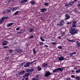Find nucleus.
Wrapping results in <instances>:
<instances>
[{
    "label": "nucleus",
    "mask_w": 80,
    "mask_h": 80,
    "mask_svg": "<svg viewBox=\"0 0 80 80\" xmlns=\"http://www.w3.org/2000/svg\"><path fill=\"white\" fill-rule=\"evenodd\" d=\"M63 70V69L62 68H58V71H60L61 72H62Z\"/></svg>",
    "instance_id": "2eb2a0df"
},
{
    "label": "nucleus",
    "mask_w": 80,
    "mask_h": 80,
    "mask_svg": "<svg viewBox=\"0 0 80 80\" xmlns=\"http://www.w3.org/2000/svg\"><path fill=\"white\" fill-rule=\"evenodd\" d=\"M30 30H34V29H33V28H31L30 29Z\"/></svg>",
    "instance_id": "774afa93"
},
{
    "label": "nucleus",
    "mask_w": 80,
    "mask_h": 80,
    "mask_svg": "<svg viewBox=\"0 0 80 80\" xmlns=\"http://www.w3.org/2000/svg\"><path fill=\"white\" fill-rule=\"evenodd\" d=\"M44 5L45 6H48V3L47 2H45V3H44Z\"/></svg>",
    "instance_id": "c9c22d12"
},
{
    "label": "nucleus",
    "mask_w": 80,
    "mask_h": 80,
    "mask_svg": "<svg viewBox=\"0 0 80 80\" xmlns=\"http://www.w3.org/2000/svg\"><path fill=\"white\" fill-rule=\"evenodd\" d=\"M30 72H33L34 71V68L31 67L30 69Z\"/></svg>",
    "instance_id": "412c9836"
},
{
    "label": "nucleus",
    "mask_w": 80,
    "mask_h": 80,
    "mask_svg": "<svg viewBox=\"0 0 80 80\" xmlns=\"http://www.w3.org/2000/svg\"><path fill=\"white\" fill-rule=\"evenodd\" d=\"M72 26H71V27H72V28H75L76 27H77V25L75 24H72Z\"/></svg>",
    "instance_id": "aec40b11"
},
{
    "label": "nucleus",
    "mask_w": 80,
    "mask_h": 80,
    "mask_svg": "<svg viewBox=\"0 0 80 80\" xmlns=\"http://www.w3.org/2000/svg\"><path fill=\"white\" fill-rule=\"evenodd\" d=\"M66 80H71V79L69 77L66 78Z\"/></svg>",
    "instance_id": "3c124183"
},
{
    "label": "nucleus",
    "mask_w": 80,
    "mask_h": 80,
    "mask_svg": "<svg viewBox=\"0 0 80 80\" xmlns=\"http://www.w3.org/2000/svg\"><path fill=\"white\" fill-rule=\"evenodd\" d=\"M13 22L8 23L7 24V26L8 27H10L11 26H12V25H13Z\"/></svg>",
    "instance_id": "a211bd4d"
},
{
    "label": "nucleus",
    "mask_w": 80,
    "mask_h": 80,
    "mask_svg": "<svg viewBox=\"0 0 80 80\" xmlns=\"http://www.w3.org/2000/svg\"><path fill=\"white\" fill-rule=\"evenodd\" d=\"M27 1H28V0H23L21 2V3H26Z\"/></svg>",
    "instance_id": "dca6fc26"
},
{
    "label": "nucleus",
    "mask_w": 80,
    "mask_h": 80,
    "mask_svg": "<svg viewBox=\"0 0 80 80\" xmlns=\"http://www.w3.org/2000/svg\"><path fill=\"white\" fill-rule=\"evenodd\" d=\"M76 76H74V75H72L71 76V77H72V78H75Z\"/></svg>",
    "instance_id": "58836bf2"
},
{
    "label": "nucleus",
    "mask_w": 80,
    "mask_h": 80,
    "mask_svg": "<svg viewBox=\"0 0 80 80\" xmlns=\"http://www.w3.org/2000/svg\"><path fill=\"white\" fill-rule=\"evenodd\" d=\"M76 30V29L75 28H72V30Z\"/></svg>",
    "instance_id": "0e129e2a"
},
{
    "label": "nucleus",
    "mask_w": 80,
    "mask_h": 80,
    "mask_svg": "<svg viewBox=\"0 0 80 80\" xmlns=\"http://www.w3.org/2000/svg\"><path fill=\"white\" fill-rule=\"evenodd\" d=\"M51 75V73L48 71H46L45 73V77H47L48 76H49V75Z\"/></svg>",
    "instance_id": "f03ea898"
},
{
    "label": "nucleus",
    "mask_w": 80,
    "mask_h": 80,
    "mask_svg": "<svg viewBox=\"0 0 80 80\" xmlns=\"http://www.w3.org/2000/svg\"><path fill=\"white\" fill-rule=\"evenodd\" d=\"M52 45H56L57 44V42H53L52 43Z\"/></svg>",
    "instance_id": "37998d69"
},
{
    "label": "nucleus",
    "mask_w": 80,
    "mask_h": 80,
    "mask_svg": "<svg viewBox=\"0 0 80 80\" xmlns=\"http://www.w3.org/2000/svg\"><path fill=\"white\" fill-rule=\"evenodd\" d=\"M80 72V69H78L76 71V72L77 73H79Z\"/></svg>",
    "instance_id": "f704fd0d"
},
{
    "label": "nucleus",
    "mask_w": 80,
    "mask_h": 80,
    "mask_svg": "<svg viewBox=\"0 0 80 80\" xmlns=\"http://www.w3.org/2000/svg\"><path fill=\"white\" fill-rule=\"evenodd\" d=\"M57 60H59V61H63V60H65V58L63 56H61L60 57L58 58Z\"/></svg>",
    "instance_id": "7ed1b4c3"
},
{
    "label": "nucleus",
    "mask_w": 80,
    "mask_h": 80,
    "mask_svg": "<svg viewBox=\"0 0 80 80\" xmlns=\"http://www.w3.org/2000/svg\"><path fill=\"white\" fill-rule=\"evenodd\" d=\"M30 74V72H27L25 73L23 76V77H24V78H25L26 77H29Z\"/></svg>",
    "instance_id": "39448f33"
},
{
    "label": "nucleus",
    "mask_w": 80,
    "mask_h": 80,
    "mask_svg": "<svg viewBox=\"0 0 80 80\" xmlns=\"http://www.w3.org/2000/svg\"><path fill=\"white\" fill-rule=\"evenodd\" d=\"M44 47H45L47 48V47H48V46L47 45H45L44 46Z\"/></svg>",
    "instance_id": "69168bd1"
},
{
    "label": "nucleus",
    "mask_w": 80,
    "mask_h": 80,
    "mask_svg": "<svg viewBox=\"0 0 80 80\" xmlns=\"http://www.w3.org/2000/svg\"><path fill=\"white\" fill-rule=\"evenodd\" d=\"M24 73L25 71H24L20 72L18 73V77L19 76H20V75H22L23 74H24Z\"/></svg>",
    "instance_id": "423d86ee"
},
{
    "label": "nucleus",
    "mask_w": 80,
    "mask_h": 80,
    "mask_svg": "<svg viewBox=\"0 0 80 80\" xmlns=\"http://www.w3.org/2000/svg\"><path fill=\"white\" fill-rule=\"evenodd\" d=\"M76 78V80H79L80 78L78 77H76V78Z\"/></svg>",
    "instance_id": "2f4dec72"
},
{
    "label": "nucleus",
    "mask_w": 80,
    "mask_h": 80,
    "mask_svg": "<svg viewBox=\"0 0 80 80\" xmlns=\"http://www.w3.org/2000/svg\"><path fill=\"white\" fill-rule=\"evenodd\" d=\"M33 53L34 54H35V53H36V51H35V48L33 49Z\"/></svg>",
    "instance_id": "7c9ffc66"
},
{
    "label": "nucleus",
    "mask_w": 80,
    "mask_h": 80,
    "mask_svg": "<svg viewBox=\"0 0 80 80\" xmlns=\"http://www.w3.org/2000/svg\"><path fill=\"white\" fill-rule=\"evenodd\" d=\"M18 34H21V33H22V32H17Z\"/></svg>",
    "instance_id": "6e6d98bb"
},
{
    "label": "nucleus",
    "mask_w": 80,
    "mask_h": 80,
    "mask_svg": "<svg viewBox=\"0 0 80 80\" xmlns=\"http://www.w3.org/2000/svg\"><path fill=\"white\" fill-rule=\"evenodd\" d=\"M2 23H3V20H2L1 19L0 20V24H2Z\"/></svg>",
    "instance_id": "72a5a7b5"
},
{
    "label": "nucleus",
    "mask_w": 80,
    "mask_h": 80,
    "mask_svg": "<svg viewBox=\"0 0 80 80\" xmlns=\"http://www.w3.org/2000/svg\"><path fill=\"white\" fill-rule=\"evenodd\" d=\"M2 45H3V46H4L5 45H7V43H5L4 42H2Z\"/></svg>",
    "instance_id": "cd10ccee"
},
{
    "label": "nucleus",
    "mask_w": 80,
    "mask_h": 80,
    "mask_svg": "<svg viewBox=\"0 0 80 80\" xmlns=\"http://www.w3.org/2000/svg\"><path fill=\"white\" fill-rule=\"evenodd\" d=\"M40 45H43L44 43L43 42H39Z\"/></svg>",
    "instance_id": "bb28decb"
},
{
    "label": "nucleus",
    "mask_w": 80,
    "mask_h": 80,
    "mask_svg": "<svg viewBox=\"0 0 80 80\" xmlns=\"http://www.w3.org/2000/svg\"><path fill=\"white\" fill-rule=\"evenodd\" d=\"M31 3L32 5H34V4H35V1H32L31 2Z\"/></svg>",
    "instance_id": "a878e982"
},
{
    "label": "nucleus",
    "mask_w": 80,
    "mask_h": 80,
    "mask_svg": "<svg viewBox=\"0 0 80 80\" xmlns=\"http://www.w3.org/2000/svg\"><path fill=\"white\" fill-rule=\"evenodd\" d=\"M13 52V50L12 49H9V52L10 53H12V52Z\"/></svg>",
    "instance_id": "473e14b6"
},
{
    "label": "nucleus",
    "mask_w": 80,
    "mask_h": 80,
    "mask_svg": "<svg viewBox=\"0 0 80 80\" xmlns=\"http://www.w3.org/2000/svg\"><path fill=\"white\" fill-rule=\"evenodd\" d=\"M78 1V0H75L74 1H73V2H74H74H77Z\"/></svg>",
    "instance_id": "052dcab7"
},
{
    "label": "nucleus",
    "mask_w": 80,
    "mask_h": 80,
    "mask_svg": "<svg viewBox=\"0 0 80 80\" xmlns=\"http://www.w3.org/2000/svg\"><path fill=\"white\" fill-rule=\"evenodd\" d=\"M20 28L19 27L18 28H16V30H20Z\"/></svg>",
    "instance_id": "864d4df0"
},
{
    "label": "nucleus",
    "mask_w": 80,
    "mask_h": 80,
    "mask_svg": "<svg viewBox=\"0 0 80 80\" xmlns=\"http://www.w3.org/2000/svg\"><path fill=\"white\" fill-rule=\"evenodd\" d=\"M68 42L73 43V42H75V40L74 39H73L72 40H69Z\"/></svg>",
    "instance_id": "4be33fe9"
},
{
    "label": "nucleus",
    "mask_w": 80,
    "mask_h": 80,
    "mask_svg": "<svg viewBox=\"0 0 80 80\" xmlns=\"http://www.w3.org/2000/svg\"><path fill=\"white\" fill-rule=\"evenodd\" d=\"M69 5H70V4H69H69L68 3L66 4L65 5V7H68V6H69Z\"/></svg>",
    "instance_id": "c03bdc74"
},
{
    "label": "nucleus",
    "mask_w": 80,
    "mask_h": 80,
    "mask_svg": "<svg viewBox=\"0 0 80 80\" xmlns=\"http://www.w3.org/2000/svg\"><path fill=\"white\" fill-rule=\"evenodd\" d=\"M72 54L73 55V54H74V55H76L77 53L76 52H73L72 53Z\"/></svg>",
    "instance_id": "13d9d810"
},
{
    "label": "nucleus",
    "mask_w": 80,
    "mask_h": 80,
    "mask_svg": "<svg viewBox=\"0 0 80 80\" xmlns=\"http://www.w3.org/2000/svg\"><path fill=\"white\" fill-rule=\"evenodd\" d=\"M58 71V68H57L55 69V70H53V73H55V72H57V71Z\"/></svg>",
    "instance_id": "5701e85b"
},
{
    "label": "nucleus",
    "mask_w": 80,
    "mask_h": 80,
    "mask_svg": "<svg viewBox=\"0 0 80 80\" xmlns=\"http://www.w3.org/2000/svg\"><path fill=\"white\" fill-rule=\"evenodd\" d=\"M65 17H66V18L64 19V20L65 21L69 19V18H70V15H68V14H66Z\"/></svg>",
    "instance_id": "9d476101"
},
{
    "label": "nucleus",
    "mask_w": 80,
    "mask_h": 80,
    "mask_svg": "<svg viewBox=\"0 0 80 80\" xmlns=\"http://www.w3.org/2000/svg\"><path fill=\"white\" fill-rule=\"evenodd\" d=\"M69 3L70 6H72L74 4V2H73V1Z\"/></svg>",
    "instance_id": "f3484780"
},
{
    "label": "nucleus",
    "mask_w": 80,
    "mask_h": 80,
    "mask_svg": "<svg viewBox=\"0 0 80 80\" xmlns=\"http://www.w3.org/2000/svg\"><path fill=\"white\" fill-rule=\"evenodd\" d=\"M26 72L28 73H29L30 72V69H27L26 70Z\"/></svg>",
    "instance_id": "a19ab883"
},
{
    "label": "nucleus",
    "mask_w": 80,
    "mask_h": 80,
    "mask_svg": "<svg viewBox=\"0 0 80 80\" xmlns=\"http://www.w3.org/2000/svg\"><path fill=\"white\" fill-rule=\"evenodd\" d=\"M40 38L41 41H42V42H44V41H45V40H44V39H43V38H42V37H40Z\"/></svg>",
    "instance_id": "c756f323"
},
{
    "label": "nucleus",
    "mask_w": 80,
    "mask_h": 80,
    "mask_svg": "<svg viewBox=\"0 0 80 80\" xmlns=\"http://www.w3.org/2000/svg\"><path fill=\"white\" fill-rule=\"evenodd\" d=\"M40 10H41V12H42V13H43L44 12H46V11H47V9L46 8H43L40 9Z\"/></svg>",
    "instance_id": "f8f14e48"
},
{
    "label": "nucleus",
    "mask_w": 80,
    "mask_h": 80,
    "mask_svg": "<svg viewBox=\"0 0 80 80\" xmlns=\"http://www.w3.org/2000/svg\"><path fill=\"white\" fill-rule=\"evenodd\" d=\"M3 48L6 49L8 48V46H5L3 47Z\"/></svg>",
    "instance_id": "4c0bfd02"
},
{
    "label": "nucleus",
    "mask_w": 80,
    "mask_h": 80,
    "mask_svg": "<svg viewBox=\"0 0 80 80\" xmlns=\"http://www.w3.org/2000/svg\"><path fill=\"white\" fill-rule=\"evenodd\" d=\"M69 72L72 75H74V74H75V69L70 70Z\"/></svg>",
    "instance_id": "9b49d317"
},
{
    "label": "nucleus",
    "mask_w": 80,
    "mask_h": 80,
    "mask_svg": "<svg viewBox=\"0 0 80 80\" xmlns=\"http://www.w3.org/2000/svg\"><path fill=\"white\" fill-rule=\"evenodd\" d=\"M34 37V36L33 35H31V36H30L28 38V39L29 40H30L31 38H33Z\"/></svg>",
    "instance_id": "6ab92c4d"
},
{
    "label": "nucleus",
    "mask_w": 80,
    "mask_h": 80,
    "mask_svg": "<svg viewBox=\"0 0 80 80\" xmlns=\"http://www.w3.org/2000/svg\"><path fill=\"white\" fill-rule=\"evenodd\" d=\"M12 11H11V10H8V9H7V12H8V13H10V12H11Z\"/></svg>",
    "instance_id": "ea45409f"
},
{
    "label": "nucleus",
    "mask_w": 80,
    "mask_h": 80,
    "mask_svg": "<svg viewBox=\"0 0 80 80\" xmlns=\"http://www.w3.org/2000/svg\"><path fill=\"white\" fill-rule=\"evenodd\" d=\"M77 45L78 46V47H80V42L77 44Z\"/></svg>",
    "instance_id": "8fccbe9b"
},
{
    "label": "nucleus",
    "mask_w": 80,
    "mask_h": 80,
    "mask_svg": "<svg viewBox=\"0 0 80 80\" xmlns=\"http://www.w3.org/2000/svg\"><path fill=\"white\" fill-rule=\"evenodd\" d=\"M30 62H27L24 65V67H30Z\"/></svg>",
    "instance_id": "0eeeda50"
},
{
    "label": "nucleus",
    "mask_w": 80,
    "mask_h": 80,
    "mask_svg": "<svg viewBox=\"0 0 80 80\" xmlns=\"http://www.w3.org/2000/svg\"><path fill=\"white\" fill-rule=\"evenodd\" d=\"M30 32H34V30H30Z\"/></svg>",
    "instance_id": "e2e57ef3"
},
{
    "label": "nucleus",
    "mask_w": 80,
    "mask_h": 80,
    "mask_svg": "<svg viewBox=\"0 0 80 80\" xmlns=\"http://www.w3.org/2000/svg\"><path fill=\"white\" fill-rule=\"evenodd\" d=\"M67 25H70V24H71V22H68L67 23Z\"/></svg>",
    "instance_id": "603ef678"
},
{
    "label": "nucleus",
    "mask_w": 80,
    "mask_h": 80,
    "mask_svg": "<svg viewBox=\"0 0 80 80\" xmlns=\"http://www.w3.org/2000/svg\"><path fill=\"white\" fill-rule=\"evenodd\" d=\"M64 23H65V22L63 21H61L59 22V23L57 24V25L58 26H59V25H64Z\"/></svg>",
    "instance_id": "20e7f679"
},
{
    "label": "nucleus",
    "mask_w": 80,
    "mask_h": 80,
    "mask_svg": "<svg viewBox=\"0 0 80 80\" xmlns=\"http://www.w3.org/2000/svg\"><path fill=\"white\" fill-rule=\"evenodd\" d=\"M61 37H62V36H59L58 37V38L59 39H61Z\"/></svg>",
    "instance_id": "4d7b16f0"
},
{
    "label": "nucleus",
    "mask_w": 80,
    "mask_h": 80,
    "mask_svg": "<svg viewBox=\"0 0 80 80\" xmlns=\"http://www.w3.org/2000/svg\"><path fill=\"white\" fill-rule=\"evenodd\" d=\"M70 55L71 56H72V55H73V53H70Z\"/></svg>",
    "instance_id": "338daca9"
},
{
    "label": "nucleus",
    "mask_w": 80,
    "mask_h": 80,
    "mask_svg": "<svg viewBox=\"0 0 80 80\" xmlns=\"http://www.w3.org/2000/svg\"><path fill=\"white\" fill-rule=\"evenodd\" d=\"M28 80V77H27L25 78V80Z\"/></svg>",
    "instance_id": "bf43d9fd"
},
{
    "label": "nucleus",
    "mask_w": 80,
    "mask_h": 80,
    "mask_svg": "<svg viewBox=\"0 0 80 80\" xmlns=\"http://www.w3.org/2000/svg\"><path fill=\"white\" fill-rule=\"evenodd\" d=\"M19 12V11H17L15 13H14V15H17L18 13Z\"/></svg>",
    "instance_id": "393cba45"
},
{
    "label": "nucleus",
    "mask_w": 80,
    "mask_h": 80,
    "mask_svg": "<svg viewBox=\"0 0 80 80\" xmlns=\"http://www.w3.org/2000/svg\"><path fill=\"white\" fill-rule=\"evenodd\" d=\"M35 77H36V78H39V75H37L35 76Z\"/></svg>",
    "instance_id": "09e8293b"
},
{
    "label": "nucleus",
    "mask_w": 80,
    "mask_h": 80,
    "mask_svg": "<svg viewBox=\"0 0 80 80\" xmlns=\"http://www.w3.org/2000/svg\"><path fill=\"white\" fill-rule=\"evenodd\" d=\"M62 36H65V32H62Z\"/></svg>",
    "instance_id": "49530a36"
},
{
    "label": "nucleus",
    "mask_w": 80,
    "mask_h": 80,
    "mask_svg": "<svg viewBox=\"0 0 80 80\" xmlns=\"http://www.w3.org/2000/svg\"><path fill=\"white\" fill-rule=\"evenodd\" d=\"M77 21H74L72 22V24L75 25L77 23Z\"/></svg>",
    "instance_id": "c85d7f7f"
},
{
    "label": "nucleus",
    "mask_w": 80,
    "mask_h": 80,
    "mask_svg": "<svg viewBox=\"0 0 80 80\" xmlns=\"http://www.w3.org/2000/svg\"><path fill=\"white\" fill-rule=\"evenodd\" d=\"M32 80H39V79L33 78H32Z\"/></svg>",
    "instance_id": "e433bc0d"
},
{
    "label": "nucleus",
    "mask_w": 80,
    "mask_h": 80,
    "mask_svg": "<svg viewBox=\"0 0 80 80\" xmlns=\"http://www.w3.org/2000/svg\"><path fill=\"white\" fill-rule=\"evenodd\" d=\"M16 52H18V53H21L22 52V50L19 49H16Z\"/></svg>",
    "instance_id": "ddd939ff"
},
{
    "label": "nucleus",
    "mask_w": 80,
    "mask_h": 80,
    "mask_svg": "<svg viewBox=\"0 0 80 80\" xmlns=\"http://www.w3.org/2000/svg\"><path fill=\"white\" fill-rule=\"evenodd\" d=\"M70 33L71 35H75L76 33H78V30H70Z\"/></svg>",
    "instance_id": "f257e3e1"
},
{
    "label": "nucleus",
    "mask_w": 80,
    "mask_h": 80,
    "mask_svg": "<svg viewBox=\"0 0 80 80\" xmlns=\"http://www.w3.org/2000/svg\"><path fill=\"white\" fill-rule=\"evenodd\" d=\"M58 48H59V49H62V46H58Z\"/></svg>",
    "instance_id": "a18cd8bd"
},
{
    "label": "nucleus",
    "mask_w": 80,
    "mask_h": 80,
    "mask_svg": "<svg viewBox=\"0 0 80 80\" xmlns=\"http://www.w3.org/2000/svg\"><path fill=\"white\" fill-rule=\"evenodd\" d=\"M8 58H8V57H6L5 58V60H8Z\"/></svg>",
    "instance_id": "5fc2aeb1"
},
{
    "label": "nucleus",
    "mask_w": 80,
    "mask_h": 80,
    "mask_svg": "<svg viewBox=\"0 0 80 80\" xmlns=\"http://www.w3.org/2000/svg\"><path fill=\"white\" fill-rule=\"evenodd\" d=\"M1 19L2 20H3V21H4V20L5 19V17H3L1 18Z\"/></svg>",
    "instance_id": "79ce46f5"
},
{
    "label": "nucleus",
    "mask_w": 80,
    "mask_h": 80,
    "mask_svg": "<svg viewBox=\"0 0 80 80\" xmlns=\"http://www.w3.org/2000/svg\"><path fill=\"white\" fill-rule=\"evenodd\" d=\"M19 8V7H13L12 8V12H13V11H16L17 9H18Z\"/></svg>",
    "instance_id": "1a4fd4ad"
},
{
    "label": "nucleus",
    "mask_w": 80,
    "mask_h": 80,
    "mask_svg": "<svg viewBox=\"0 0 80 80\" xmlns=\"http://www.w3.org/2000/svg\"><path fill=\"white\" fill-rule=\"evenodd\" d=\"M78 7H79L80 6V4H78Z\"/></svg>",
    "instance_id": "680f3d73"
},
{
    "label": "nucleus",
    "mask_w": 80,
    "mask_h": 80,
    "mask_svg": "<svg viewBox=\"0 0 80 80\" xmlns=\"http://www.w3.org/2000/svg\"><path fill=\"white\" fill-rule=\"evenodd\" d=\"M73 12H75V13H78V11L77 10V8H74L73 10Z\"/></svg>",
    "instance_id": "4468645a"
},
{
    "label": "nucleus",
    "mask_w": 80,
    "mask_h": 80,
    "mask_svg": "<svg viewBox=\"0 0 80 80\" xmlns=\"http://www.w3.org/2000/svg\"><path fill=\"white\" fill-rule=\"evenodd\" d=\"M42 67H46L48 66V63L44 62L42 64Z\"/></svg>",
    "instance_id": "6e6552de"
},
{
    "label": "nucleus",
    "mask_w": 80,
    "mask_h": 80,
    "mask_svg": "<svg viewBox=\"0 0 80 80\" xmlns=\"http://www.w3.org/2000/svg\"><path fill=\"white\" fill-rule=\"evenodd\" d=\"M3 13L4 15H5V14H6V11H3Z\"/></svg>",
    "instance_id": "de8ad7c7"
},
{
    "label": "nucleus",
    "mask_w": 80,
    "mask_h": 80,
    "mask_svg": "<svg viewBox=\"0 0 80 80\" xmlns=\"http://www.w3.org/2000/svg\"><path fill=\"white\" fill-rule=\"evenodd\" d=\"M37 68L38 71H40L42 70V68H40L39 66H38Z\"/></svg>",
    "instance_id": "b1692460"
}]
</instances>
